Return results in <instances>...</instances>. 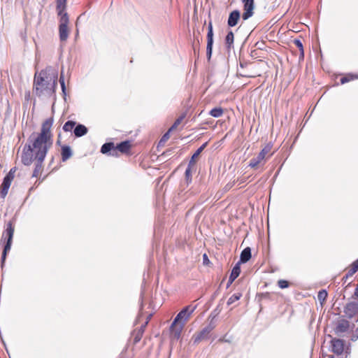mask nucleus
<instances>
[{
  "instance_id": "nucleus-1",
  "label": "nucleus",
  "mask_w": 358,
  "mask_h": 358,
  "mask_svg": "<svg viewBox=\"0 0 358 358\" xmlns=\"http://www.w3.org/2000/svg\"><path fill=\"white\" fill-rule=\"evenodd\" d=\"M52 145V141L31 135L27 143L24 145L22 152L21 161L25 166H30L34 159L44 161L48 150Z\"/></svg>"
},
{
  "instance_id": "nucleus-2",
  "label": "nucleus",
  "mask_w": 358,
  "mask_h": 358,
  "mask_svg": "<svg viewBox=\"0 0 358 358\" xmlns=\"http://www.w3.org/2000/svg\"><path fill=\"white\" fill-rule=\"evenodd\" d=\"M57 71L48 66L36 73L34 80V92L38 96H51L55 92L57 85Z\"/></svg>"
},
{
  "instance_id": "nucleus-3",
  "label": "nucleus",
  "mask_w": 358,
  "mask_h": 358,
  "mask_svg": "<svg viewBox=\"0 0 358 358\" xmlns=\"http://www.w3.org/2000/svg\"><path fill=\"white\" fill-rule=\"evenodd\" d=\"M67 0H56V10L59 18V34L61 41H66L69 37V15L66 11Z\"/></svg>"
},
{
  "instance_id": "nucleus-4",
  "label": "nucleus",
  "mask_w": 358,
  "mask_h": 358,
  "mask_svg": "<svg viewBox=\"0 0 358 358\" xmlns=\"http://www.w3.org/2000/svg\"><path fill=\"white\" fill-rule=\"evenodd\" d=\"M14 234V227L12 222L10 221L6 224V229L3 234V238L6 240L3 247V250L1 255V264H3L6 260L7 253L10 251L12 245V241Z\"/></svg>"
},
{
  "instance_id": "nucleus-5",
  "label": "nucleus",
  "mask_w": 358,
  "mask_h": 358,
  "mask_svg": "<svg viewBox=\"0 0 358 358\" xmlns=\"http://www.w3.org/2000/svg\"><path fill=\"white\" fill-rule=\"evenodd\" d=\"M196 306H187L182 309L173 321L171 327H174L177 323L181 322L180 326H184L185 322L189 318L190 315L196 310Z\"/></svg>"
},
{
  "instance_id": "nucleus-6",
  "label": "nucleus",
  "mask_w": 358,
  "mask_h": 358,
  "mask_svg": "<svg viewBox=\"0 0 358 358\" xmlns=\"http://www.w3.org/2000/svg\"><path fill=\"white\" fill-rule=\"evenodd\" d=\"M271 148L272 145L269 144L266 145L256 157L250 159L248 166L251 168H257L258 165L264 164L266 162V157L270 153Z\"/></svg>"
},
{
  "instance_id": "nucleus-7",
  "label": "nucleus",
  "mask_w": 358,
  "mask_h": 358,
  "mask_svg": "<svg viewBox=\"0 0 358 358\" xmlns=\"http://www.w3.org/2000/svg\"><path fill=\"white\" fill-rule=\"evenodd\" d=\"M215 327V322L210 321V323L206 327H205L200 332H199L196 335L194 336V343H199L202 340L208 339L210 333Z\"/></svg>"
},
{
  "instance_id": "nucleus-8",
  "label": "nucleus",
  "mask_w": 358,
  "mask_h": 358,
  "mask_svg": "<svg viewBox=\"0 0 358 358\" xmlns=\"http://www.w3.org/2000/svg\"><path fill=\"white\" fill-rule=\"evenodd\" d=\"M53 124V118L50 117L43 123L41 132L38 134V136L45 138L48 140H52V134H51V127Z\"/></svg>"
},
{
  "instance_id": "nucleus-9",
  "label": "nucleus",
  "mask_w": 358,
  "mask_h": 358,
  "mask_svg": "<svg viewBox=\"0 0 358 358\" xmlns=\"http://www.w3.org/2000/svg\"><path fill=\"white\" fill-rule=\"evenodd\" d=\"M243 3L244 12L242 14V18L246 20L251 17L254 14L255 2L254 0H242Z\"/></svg>"
},
{
  "instance_id": "nucleus-10",
  "label": "nucleus",
  "mask_w": 358,
  "mask_h": 358,
  "mask_svg": "<svg viewBox=\"0 0 358 358\" xmlns=\"http://www.w3.org/2000/svg\"><path fill=\"white\" fill-rule=\"evenodd\" d=\"M213 45V30L211 22H209L208 26V34H207V46H206V57L210 60L212 56Z\"/></svg>"
},
{
  "instance_id": "nucleus-11",
  "label": "nucleus",
  "mask_w": 358,
  "mask_h": 358,
  "mask_svg": "<svg viewBox=\"0 0 358 358\" xmlns=\"http://www.w3.org/2000/svg\"><path fill=\"white\" fill-rule=\"evenodd\" d=\"M345 315L351 319L358 313V303L350 302L346 304L344 308Z\"/></svg>"
},
{
  "instance_id": "nucleus-12",
  "label": "nucleus",
  "mask_w": 358,
  "mask_h": 358,
  "mask_svg": "<svg viewBox=\"0 0 358 358\" xmlns=\"http://www.w3.org/2000/svg\"><path fill=\"white\" fill-rule=\"evenodd\" d=\"M101 152L110 156L117 157V149L112 142L104 143L101 148Z\"/></svg>"
},
{
  "instance_id": "nucleus-13",
  "label": "nucleus",
  "mask_w": 358,
  "mask_h": 358,
  "mask_svg": "<svg viewBox=\"0 0 358 358\" xmlns=\"http://www.w3.org/2000/svg\"><path fill=\"white\" fill-rule=\"evenodd\" d=\"M332 352L336 355H341L344 350V344L341 339H333L331 341Z\"/></svg>"
},
{
  "instance_id": "nucleus-14",
  "label": "nucleus",
  "mask_w": 358,
  "mask_h": 358,
  "mask_svg": "<svg viewBox=\"0 0 358 358\" xmlns=\"http://www.w3.org/2000/svg\"><path fill=\"white\" fill-rule=\"evenodd\" d=\"M240 19V12L238 10H234L230 13L227 24L229 27H234L237 24L238 20Z\"/></svg>"
},
{
  "instance_id": "nucleus-15",
  "label": "nucleus",
  "mask_w": 358,
  "mask_h": 358,
  "mask_svg": "<svg viewBox=\"0 0 358 358\" xmlns=\"http://www.w3.org/2000/svg\"><path fill=\"white\" fill-rule=\"evenodd\" d=\"M115 149H117V157L118 156V152L122 153H127L130 148L131 143L129 141H122L120 143L117 144V146H115Z\"/></svg>"
},
{
  "instance_id": "nucleus-16",
  "label": "nucleus",
  "mask_w": 358,
  "mask_h": 358,
  "mask_svg": "<svg viewBox=\"0 0 358 358\" xmlns=\"http://www.w3.org/2000/svg\"><path fill=\"white\" fill-rule=\"evenodd\" d=\"M350 324L348 321L345 320H340L336 327V333H344L346 332L349 329Z\"/></svg>"
},
{
  "instance_id": "nucleus-17",
  "label": "nucleus",
  "mask_w": 358,
  "mask_h": 358,
  "mask_svg": "<svg viewBox=\"0 0 358 358\" xmlns=\"http://www.w3.org/2000/svg\"><path fill=\"white\" fill-rule=\"evenodd\" d=\"M12 182L8 181V180H3L1 190H0V196L2 199H4L8 194V189L10 187Z\"/></svg>"
},
{
  "instance_id": "nucleus-18",
  "label": "nucleus",
  "mask_w": 358,
  "mask_h": 358,
  "mask_svg": "<svg viewBox=\"0 0 358 358\" xmlns=\"http://www.w3.org/2000/svg\"><path fill=\"white\" fill-rule=\"evenodd\" d=\"M208 143H204L201 146H200L196 152L193 154L191 157V159L189 162V166H192L196 163V159L199 156L201 152L203 150V149L206 147Z\"/></svg>"
},
{
  "instance_id": "nucleus-19",
  "label": "nucleus",
  "mask_w": 358,
  "mask_h": 358,
  "mask_svg": "<svg viewBox=\"0 0 358 358\" xmlns=\"http://www.w3.org/2000/svg\"><path fill=\"white\" fill-rule=\"evenodd\" d=\"M87 128L85 125L78 124L76 126L73 133L76 137H81L85 136L87 133Z\"/></svg>"
},
{
  "instance_id": "nucleus-20",
  "label": "nucleus",
  "mask_w": 358,
  "mask_h": 358,
  "mask_svg": "<svg viewBox=\"0 0 358 358\" xmlns=\"http://www.w3.org/2000/svg\"><path fill=\"white\" fill-rule=\"evenodd\" d=\"M251 258V249L248 247L245 248L241 253L240 256V264L246 263Z\"/></svg>"
},
{
  "instance_id": "nucleus-21",
  "label": "nucleus",
  "mask_w": 358,
  "mask_h": 358,
  "mask_svg": "<svg viewBox=\"0 0 358 358\" xmlns=\"http://www.w3.org/2000/svg\"><path fill=\"white\" fill-rule=\"evenodd\" d=\"M241 273L240 262H238L232 268L229 278V282H233Z\"/></svg>"
},
{
  "instance_id": "nucleus-22",
  "label": "nucleus",
  "mask_w": 358,
  "mask_h": 358,
  "mask_svg": "<svg viewBox=\"0 0 358 358\" xmlns=\"http://www.w3.org/2000/svg\"><path fill=\"white\" fill-rule=\"evenodd\" d=\"M72 151L69 145H64L62 147V159L66 162L72 156Z\"/></svg>"
},
{
  "instance_id": "nucleus-23",
  "label": "nucleus",
  "mask_w": 358,
  "mask_h": 358,
  "mask_svg": "<svg viewBox=\"0 0 358 358\" xmlns=\"http://www.w3.org/2000/svg\"><path fill=\"white\" fill-rule=\"evenodd\" d=\"M358 271V259L355 260L350 266V268L348 271L345 276L343 279H347L349 277L352 276Z\"/></svg>"
},
{
  "instance_id": "nucleus-24",
  "label": "nucleus",
  "mask_w": 358,
  "mask_h": 358,
  "mask_svg": "<svg viewBox=\"0 0 358 358\" xmlns=\"http://www.w3.org/2000/svg\"><path fill=\"white\" fill-rule=\"evenodd\" d=\"M35 160L36 161V163L35 165V169L34 170L32 176L37 178L43 169V161H40V159H35Z\"/></svg>"
},
{
  "instance_id": "nucleus-25",
  "label": "nucleus",
  "mask_w": 358,
  "mask_h": 358,
  "mask_svg": "<svg viewBox=\"0 0 358 358\" xmlns=\"http://www.w3.org/2000/svg\"><path fill=\"white\" fill-rule=\"evenodd\" d=\"M234 38V33L231 31H230L229 32H228L225 38V43L228 49H230L231 47H233Z\"/></svg>"
},
{
  "instance_id": "nucleus-26",
  "label": "nucleus",
  "mask_w": 358,
  "mask_h": 358,
  "mask_svg": "<svg viewBox=\"0 0 358 358\" xmlns=\"http://www.w3.org/2000/svg\"><path fill=\"white\" fill-rule=\"evenodd\" d=\"M148 321H146L145 322L144 324L141 325V327H140V329H138V332L136 333V335L134 337V342L135 343H138V341H140V340L141 339V337H142V335L144 332V330H145V326L147 325L148 324Z\"/></svg>"
},
{
  "instance_id": "nucleus-27",
  "label": "nucleus",
  "mask_w": 358,
  "mask_h": 358,
  "mask_svg": "<svg viewBox=\"0 0 358 358\" xmlns=\"http://www.w3.org/2000/svg\"><path fill=\"white\" fill-rule=\"evenodd\" d=\"M209 114L214 117H220L223 114V110L222 108H214L210 110Z\"/></svg>"
},
{
  "instance_id": "nucleus-28",
  "label": "nucleus",
  "mask_w": 358,
  "mask_h": 358,
  "mask_svg": "<svg viewBox=\"0 0 358 358\" xmlns=\"http://www.w3.org/2000/svg\"><path fill=\"white\" fill-rule=\"evenodd\" d=\"M76 122L69 120L65 122V124L63 126V130L66 132L71 131L73 127L76 126Z\"/></svg>"
},
{
  "instance_id": "nucleus-29",
  "label": "nucleus",
  "mask_w": 358,
  "mask_h": 358,
  "mask_svg": "<svg viewBox=\"0 0 358 358\" xmlns=\"http://www.w3.org/2000/svg\"><path fill=\"white\" fill-rule=\"evenodd\" d=\"M185 117V114H182L176 120L173 124L169 128V131H172L177 128V127L182 122Z\"/></svg>"
},
{
  "instance_id": "nucleus-30",
  "label": "nucleus",
  "mask_w": 358,
  "mask_h": 358,
  "mask_svg": "<svg viewBox=\"0 0 358 358\" xmlns=\"http://www.w3.org/2000/svg\"><path fill=\"white\" fill-rule=\"evenodd\" d=\"M357 78H358L357 75L348 74L346 76H344L341 78V83L345 84V83H348L354 79H357Z\"/></svg>"
},
{
  "instance_id": "nucleus-31",
  "label": "nucleus",
  "mask_w": 358,
  "mask_h": 358,
  "mask_svg": "<svg viewBox=\"0 0 358 358\" xmlns=\"http://www.w3.org/2000/svg\"><path fill=\"white\" fill-rule=\"evenodd\" d=\"M241 296H242V294L241 293H236V294L231 295L227 301V305L229 306V305L234 303L235 301L239 300L240 298L241 297Z\"/></svg>"
},
{
  "instance_id": "nucleus-32",
  "label": "nucleus",
  "mask_w": 358,
  "mask_h": 358,
  "mask_svg": "<svg viewBox=\"0 0 358 358\" xmlns=\"http://www.w3.org/2000/svg\"><path fill=\"white\" fill-rule=\"evenodd\" d=\"M15 171H16L15 167L12 168L10 170V171L6 175V176L3 178V179L8 180V181L12 182L15 177Z\"/></svg>"
},
{
  "instance_id": "nucleus-33",
  "label": "nucleus",
  "mask_w": 358,
  "mask_h": 358,
  "mask_svg": "<svg viewBox=\"0 0 358 358\" xmlns=\"http://www.w3.org/2000/svg\"><path fill=\"white\" fill-rule=\"evenodd\" d=\"M327 292L326 290L324 289H322V290H320L319 292H318V294H317V298H318V300L321 302L325 301V299H327Z\"/></svg>"
},
{
  "instance_id": "nucleus-34",
  "label": "nucleus",
  "mask_w": 358,
  "mask_h": 358,
  "mask_svg": "<svg viewBox=\"0 0 358 358\" xmlns=\"http://www.w3.org/2000/svg\"><path fill=\"white\" fill-rule=\"evenodd\" d=\"M278 285L281 289H285L289 287V282L285 280H280L278 281Z\"/></svg>"
},
{
  "instance_id": "nucleus-35",
  "label": "nucleus",
  "mask_w": 358,
  "mask_h": 358,
  "mask_svg": "<svg viewBox=\"0 0 358 358\" xmlns=\"http://www.w3.org/2000/svg\"><path fill=\"white\" fill-rule=\"evenodd\" d=\"M171 329H173L174 337L176 339H178L180 336V332L182 329V326H180L179 328L176 327L175 329H173V327Z\"/></svg>"
},
{
  "instance_id": "nucleus-36",
  "label": "nucleus",
  "mask_w": 358,
  "mask_h": 358,
  "mask_svg": "<svg viewBox=\"0 0 358 358\" xmlns=\"http://www.w3.org/2000/svg\"><path fill=\"white\" fill-rule=\"evenodd\" d=\"M294 43L296 45V46L301 50V53L302 55H303V47L302 42L299 39H294Z\"/></svg>"
},
{
  "instance_id": "nucleus-37",
  "label": "nucleus",
  "mask_w": 358,
  "mask_h": 358,
  "mask_svg": "<svg viewBox=\"0 0 358 358\" xmlns=\"http://www.w3.org/2000/svg\"><path fill=\"white\" fill-rule=\"evenodd\" d=\"M191 169H192V166H189V165H188L187 168L185 170V177H186L187 182H191V180H192L191 179Z\"/></svg>"
},
{
  "instance_id": "nucleus-38",
  "label": "nucleus",
  "mask_w": 358,
  "mask_h": 358,
  "mask_svg": "<svg viewBox=\"0 0 358 358\" xmlns=\"http://www.w3.org/2000/svg\"><path fill=\"white\" fill-rule=\"evenodd\" d=\"M171 131H169V129L163 135L162 137L160 142H166L170 137V133Z\"/></svg>"
},
{
  "instance_id": "nucleus-39",
  "label": "nucleus",
  "mask_w": 358,
  "mask_h": 358,
  "mask_svg": "<svg viewBox=\"0 0 358 358\" xmlns=\"http://www.w3.org/2000/svg\"><path fill=\"white\" fill-rule=\"evenodd\" d=\"M64 82V71L63 69L61 71L60 77H59V83H63Z\"/></svg>"
},
{
  "instance_id": "nucleus-40",
  "label": "nucleus",
  "mask_w": 358,
  "mask_h": 358,
  "mask_svg": "<svg viewBox=\"0 0 358 358\" xmlns=\"http://www.w3.org/2000/svg\"><path fill=\"white\" fill-rule=\"evenodd\" d=\"M60 85H61V88H62V93H63V94L65 96V95H66V86H65V83H61V84H60Z\"/></svg>"
},
{
  "instance_id": "nucleus-41",
  "label": "nucleus",
  "mask_w": 358,
  "mask_h": 358,
  "mask_svg": "<svg viewBox=\"0 0 358 358\" xmlns=\"http://www.w3.org/2000/svg\"><path fill=\"white\" fill-rule=\"evenodd\" d=\"M203 263L204 264L207 263L209 261L206 254H204L203 255Z\"/></svg>"
},
{
  "instance_id": "nucleus-42",
  "label": "nucleus",
  "mask_w": 358,
  "mask_h": 358,
  "mask_svg": "<svg viewBox=\"0 0 358 358\" xmlns=\"http://www.w3.org/2000/svg\"><path fill=\"white\" fill-rule=\"evenodd\" d=\"M355 294L357 296H358V284H357V287H356V289H355Z\"/></svg>"
},
{
  "instance_id": "nucleus-43",
  "label": "nucleus",
  "mask_w": 358,
  "mask_h": 358,
  "mask_svg": "<svg viewBox=\"0 0 358 358\" xmlns=\"http://www.w3.org/2000/svg\"><path fill=\"white\" fill-rule=\"evenodd\" d=\"M231 283H232V282H228V283H227V287H229Z\"/></svg>"
},
{
  "instance_id": "nucleus-44",
  "label": "nucleus",
  "mask_w": 358,
  "mask_h": 358,
  "mask_svg": "<svg viewBox=\"0 0 358 358\" xmlns=\"http://www.w3.org/2000/svg\"><path fill=\"white\" fill-rule=\"evenodd\" d=\"M357 337H358V335H357Z\"/></svg>"
},
{
  "instance_id": "nucleus-45",
  "label": "nucleus",
  "mask_w": 358,
  "mask_h": 358,
  "mask_svg": "<svg viewBox=\"0 0 358 358\" xmlns=\"http://www.w3.org/2000/svg\"><path fill=\"white\" fill-rule=\"evenodd\" d=\"M357 337H358V335H357Z\"/></svg>"
}]
</instances>
